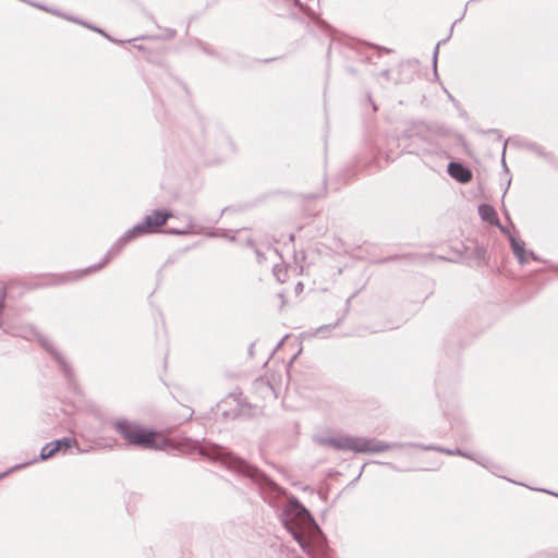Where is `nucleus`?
<instances>
[{
    "label": "nucleus",
    "instance_id": "nucleus-1",
    "mask_svg": "<svg viewBox=\"0 0 558 558\" xmlns=\"http://www.w3.org/2000/svg\"><path fill=\"white\" fill-rule=\"evenodd\" d=\"M280 522L310 558H332L328 541L311 512L292 497L282 509Z\"/></svg>",
    "mask_w": 558,
    "mask_h": 558
},
{
    "label": "nucleus",
    "instance_id": "nucleus-2",
    "mask_svg": "<svg viewBox=\"0 0 558 558\" xmlns=\"http://www.w3.org/2000/svg\"><path fill=\"white\" fill-rule=\"evenodd\" d=\"M183 446L189 451H198L202 457L207 458L213 462H218L227 470L250 478L258 486L265 500L278 498L282 494L281 487L265 473L235 456L226 447L210 442L202 445L198 440L191 439H187Z\"/></svg>",
    "mask_w": 558,
    "mask_h": 558
},
{
    "label": "nucleus",
    "instance_id": "nucleus-3",
    "mask_svg": "<svg viewBox=\"0 0 558 558\" xmlns=\"http://www.w3.org/2000/svg\"><path fill=\"white\" fill-rule=\"evenodd\" d=\"M0 328L4 333L13 337H21L26 340L36 339L40 347L56 361L66 381L69 384L74 381L75 374L71 363L49 339L38 332L33 326L14 324L5 316L2 319L0 318Z\"/></svg>",
    "mask_w": 558,
    "mask_h": 558
},
{
    "label": "nucleus",
    "instance_id": "nucleus-4",
    "mask_svg": "<svg viewBox=\"0 0 558 558\" xmlns=\"http://www.w3.org/2000/svg\"><path fill=\"white\" fill-rule=\"evenodd\" d=\"M316 442L327 448H332L339 451H352L355 453H379L388 451L393 447L402 446L401 444H389L376 438L348 435L317 437Z\"/></svg>",
    "mask_w": 558,
    "mask_h": 558
},
{
    "label": "nucleus",
    "instance_id": "nucleus-5",
    "mask_svg": "<svg viewBox=\"0 0 558 558\" xmlns=\"http://www.w3.org/2000/svg\"><path fill=\"white\" fill-rule=\"evenodd\" d=\"M112 427L130 447L141 449H159L157 444V433L153 429L143 427L135 421L128 418H117Z\"/></svg>",
    "mask_w": 558,
    "mask_h": 558
},
{
    "label": "nucleus",
    "instance_id": "nucleus-6",
    "mask_svg": "<svg viewBox=\"0 0 558 558\" xmlns=\"http://www.w3.org/2000/svg\"><path fill=\"white\" fill-rule=\"evenodd\" d=\"M409 137L413 144L417 145L416 150H410V153H416L417 155H441L444 153L442 147L437 142L436 132L425 123H417L410 131Z\"/></svg>",
    "mask_w": 558,
    "mask_h": 558
},
{
    "label": "nucleus",
    "instance_id": "nucleus-7",
    "mask_svg": "<svg viewBox=\"0 0 558 558\" xmlns=\"http://www.w3.org/2000/svg\"><path fill=\"white\" fill-rule=\"evenodd\" d=\"M132 239L124 232L108 250L104 259L96 265H92L85 269L74 271L73 274L59 276L56 280H53L52 284L65 283L69 281H76L82 279L83 277L100 270L105 265H107L113 257L120 254V252L124 248V246L130 243Z\"/></svg>",
    "mask_w": 558,
    "mask_h": 558
},
{
    "label": "nucleus",
    "instance_id": "nucleus-8",
    "mask_svg": "<svg viewBox=\"0 0 558 558\" xmlns=\"http://www.w3.org/2000/svg\"><path fill=\"white\" fill-rule=\"evenodd\" d=\"M172 217V213L169 210L155 209L150 215H147L142 222L146 229L150 230V233L158 232L159 228L163 227L168 219Z\"/></svg>",
    "mask_w": 558,
    "mask_h": 558
},
{
    "label": "nucleus",
    "instance_id": "nucleus-9",
    "mask_svg": "<svg viewBox=\"0 0 558 558\" xmlns=\"http://www.w3.org/2000/svg\"><path fill=\"white\" fill-rule=\"evenodd\" d=\"M447 170L449 175L460 183H469L472 180V171L461 162L450 161Z\"/></svg>",
    "mask_w": 558,
    "mask_h": 558
},
{
    "label": "nucleus",
    "instance_id": "nucleus-10",
    "mask_svg": "<svg viewBox=\"0 0 558 558\" xmlns=\"http://www.w3.org/2000/svg\"><path fill=\"white\" fill-rule=\"evenodd\" d=\"M252 388L255 393L259 395L262 398H276L275 388L270 384V381L265 377L256 378L252 383Z\"/></svg>",
    "mask_w": 558,
    "mask_h": 558
},
{
    "label": "nucleus",
    "instance_id": "nucleus-11",
    "mask_svg": "<svg viewBox=\"0 0 558 558\" xmlns=\"http://www.w3.org/2000/svg\"><path fill=\"white\" fill-rule=\"evenodd\" d=\"M52 444L58 453H66L72 448H76V452H82V450L78 447V442L74 437H63L60 439H56L52 440Z\"/></svg>",
    "mask_w": 558,
    "mask_h": 558
},
{
    "label": "nucleus",
    "instance_id": "nucleus-12",
    "mask_svg": "<svg viewBox=\"0 0 558 558\" xmlns=\"http://www.w3.org/2000/svg\"><path fill=\"white\" fill-rule=\"evenodd\" d=\"M478 214L484 221L494 226H499V218L495 208L489 204H481L478 206Z\"/></svg>",
    "mask_w": 558,
    "mask_h": 558
},
{
    "label": "nucleus",
    "instance_id": "nucleus-13",
    "mask_svg": "<svg viewBox=\"0 0 558 558\" xmlns=\"http://www.w3.org/2000/svg\"><path fill=\"white\" fill-rule=\"evenodd\" d=\"M57 450L52 444V441L46 444L41 450H40V453H39V458L38 459H35L33 460L32 462H28V463H23V464H20V465H15L13 466L9 472L13 471V470H19L25 465H28L29 463H33V462H37V461H44V460H47V459H50L52 458L54 454H57Z\"/></svg>",
    "mask_w": 558,
    "mask_h": 558
},
{
    "label": "nucleus",
    "instance_id": "nucleus-14",
    "mask_svg": "<svg viewBox=\"0 0 558 558\" xmlns=\"http://www.w3.org/2000/svg\"><path fill=\"white\" fill-rule=\"evenodd\" d=\"M125 232L132 239V241L134 239H136V238L143 236V235H147V234H151L150 230L146 229V227L144 226V223L142 221L136 223L133 228L129 229Z\"/></svg>",
    "mask_w": 558,
    "mask_h": 558
},
{
    "label": "nucleus",
    "instance_id": "nucleus-15",
    "mask_svg": "<svg viewBox=\"0 0 558 558\" xmlns=\"http://www.w3.org/2000/svg\"><path fill=\"white\" fill-rule=\"evenodd\" d=\"M461 19H462V17H460V19H459V21H460ZM457 22H458V20H457L454 23H452V25H451V27H450V31H449V35H448V37H447V38H445V39H442V40H440V41H438V43L436 44L435 48H434V51H433V68H434V73H435V75H437V58H438L439 47H440V45L446 44V43L449 40V38L451 37V34H452V32H453V27H454V25H456V23H457Z\"/></svg>",
    "mask_w": 558,
    "mask_h": 558
},
{
    "label": "nucleus",
    "instance_id": "nucleus-16",
    "mask_svg": "<svg viewBox=\"0 0 558 558\" xmlns=\"http://www.w3.org/2000/svg\"><path fill=\"white\" fill-rule=\"evenodd\" d=\"M509 242L512 248L514 256H519L522 253L526 252L524 248V243L517 240L513 234H509Z\"/></svg>",
    "mask_w": 558,
    "mask_h": 558
},
{
    "label": "nucleus",
    "instance_id": "nucleus-17",
    "mask_svg": "<svg viewBox=\"0 0 558 558\" xmlns=\"http://www.w3.org/2000/svg\"><path fill=\"white\" fill-rule=\"evenodd\" d=\"M445 453H447L449 456H461V457L468 458L470 460H475V453H471V452L464 451L459 448L458 449H446L445 448Z\"/></svg>",
    "mask_w": 558,
    "mask_h": 558
},
{
    "label": "nucleus",
    "instance_id": "nucleus-18",
    "mask_svg": "<svg viewBox=\"0 0 558 558\" xmlns=\"http://www.w3.org/2000/svg\"><path fill=\"white\" fill-rule=\"evenodd\" d=\"M244 242L247 246H251L254 248V252H255V255H256V259L258 263H263L265 260V255L264 253L257 248L253 242V240L251 238H245L244 239Z\"/></svg>",
    "mask_w": 558,
    "mask_h": 558
},
{
    "label": "nucleus",
    "instance_id": "nucleus-19",
    "mask_svg": "<svg viewBox=\"0 0 558 558\" xmlns=\"http://www.w3.org/2000/svg\"><path fill=\"white\" fill-rule=\"evenodd\" d=\"M527 147L530 150H532L533 153H535L538 156H542L545 158L549 157V154L545 153L543 147L537 144L531 143L527 145Z\"/></svg>",
    "mask_w": 558,
    "mask_h": 558
},
{
    "label": "nucleus",
    "instance_id": "nucleus-20",
    "mask_svg": "<svg viewBox=\"0 0 558 558\" xmlns=\"http://www.w3.org/2000/svg\"><path fill=\"white\" fill-rule=\"evenodd\" d=\"M293 4L302 10L308 17L314 19V12L308 7L303 4L300 0H292Z\"/></svg>",
    "mask_w": 558,
    "mask_h": 558
},
{
    "label": "nucleus",
    "instance_id": "nucleus-21",
    "mask_svg": "<svg viewBox=\"0 0 558 558\" xmlns=\"http://www.w3.org/2000/svg\"><path fill=\"white\" fill-rule=\"evenodd\" d=\"M477 464L484 466L485 469H489L490 468V464L492 462L489 461V459H487L486 457H483V456H480V454H476L475 453V460H474Z\"/></svg>",
    "mask_w": 558,
    "mask_h": 558
},
{
    "label": "nucleus",
    "instance_id": "nucleus-22",
    "mask_svg": "<svg viewBox=\"0 0 558 558\" xmlns=\"http://www.w3.org/2000/svg\"><path fill=\"white\" fill-rule=\"evenodd\" d=\"M477 464L484 466L485 469H489L490 468V464L492 462L489 461V459H487L486 457H483V456H480V454H476L475 453V460H474Z\"/></svg>",
    "mask_w": 558,
    "mask_h": 558
},
{
    "label": "nucleus",
    "instance_id": "nucleus-23",
    "mask_svg": "<svg viewBox=\"0 0 558 558\" xmlns=\"http://www.w3.org/2000/svg\"><path fill=\"white\" fill-rule=\"evenodd\" d=\"M274 275L280 282H284L286 280V272L282 270V268L279 265L274 266Z\"/></svg>",
    "mask_w": 558,
    "mask_h": 558
},
{
    "label": "nucleus",
    "instance_id": "nucleus-24",
    "mask_svg": "<svg viewBox=\"0 0 558 558\" xmlns=\"http://www.w3.org/2000/svg\"><path fill=\"white\" fill-rule=\"evenodd\" d=\"M340 320H341V319H339V320H338L337 323H335V324H328V325H323V326L318 327V328L316 329L315 333H316V335H319V333H322L323 331H329V330H331V329L336 328V327L339 325Z\"/></svg>",
    "mask_w": 558,
    "mask_h": 558
},
{
    "label": "nucleus",
    "instance_id": "nucleus-25",
    "mask_svg": "<svg viewBox=\"0 0 558 558\" xmlns=\"http://www.w3.org/2000/svg\"><path fill=\"white\" fill-rule=\"evenodd\" d=\"M66 19H68V20H70V21H73V22H75V23L82 24V25H84V26H86V27H88V28H92L93 31H96V32H98V33H100V34L105 35L106 37H108V36L104 33V31H101L100 28L94 27V26H89L86 22H83V21H81V20H78V19H76V17H68V16H66Z\"/></svg>",
    "mask_w": 558,
    "mask_h": 558
},
{
    "label": "nucleus",
    "instance_id": "nucleus-26",
    "mask_svg": "<svg viewBox=\"0 0 558 558\" xmlns=\"http://www.w3.org/2000/svg\"><path fill=\"white\" fill-rule=\"evenodd\" d=\"M201 49L209 54V56H213V57H218L217 52H215L214 50L209 49L208 47H206L204 44H201Z\"/></svg>",
    "mask_w": 558,
    "mask_h": 558
},
{
    "label": "nucleus",
    "instance_id": "nucleus-27",
    "mask_svg": "<svg viewBox=\"0 0 558 558\" xmlns=\"http://www.w3.org/2000/svg\"><path fill=\"white\" fill-rule=\"evenodd\" d=\"M423 448H424L425 450H435V451L445 452V448L439 447V446L430 445V446H425V447H423Z\"/></svg>",
    "mask_w": 558,
    "mask_h": 558
},
{
    "label": "nucleus",
    "instance_id": "nucleus-28",
    "mask_svg": "<svg viewBox=\"0 0 558 558\" xmlns=\"http://www.w3.org/2000/svg\"><path fill=\"white\" fill-rule=\"evenodd\" d=\"M526 254H527V252H524L521 255L515 256L519 264L524 265L526 263Z\"/></svg>",
    "mask_w": 558,
    "mask_h": 558
},
{
    "label": "nucleus",
    "instance_id": "nucleus-29",
    "mask_svg": "<svg viewBox=\"0 0 558 558\" xmlns=\"http://www.w3.org/2000/svg\"><path fill=\"white\" fill-rule=\"evenodd\" d=\"M167 233H170V234H185L187 233V231H181V230H178V229H170L167 231Z\"/></svg>",
    "mask_w": 558,
    "mask_h": 558
},
{
    "label": "nucleus",
    "instance_id": "nucleus-30",
    "mask_svg": "<svg viewBox=\"0 0 558 558\" xmlns=\"http://www.w3.org/2000/svg\"><path fill=\"white\" fill-rule=\"evenodd\" d=\"M533 260L542 262V259L532 251L527 253ZM545 263V260H543Z\"/></svg>",
    "mask_w": 558,
    "mask_h": 558
},
{
    "label": "nucleus",
    "instance_id": "nucleus-31",
    "mask_svg": "<svg viewBox=\"0 0 558 558\" xmlns=\"http://www.w3.org/2000/svg\"><path fill=\"white\" fill-rule=\"evenodd\" d=\"M497 227L499 228V230H500L504 234H506V235L509 238V234H511V233L508 231V229H507L506 227L501 226L500 223H499V226H497Z\"/></svg>",
    "mask_w": 558,
    "mask_h": 558
},
{
    "label": "nucleus",
    "instance_id": "nucleus-32",
    "mask_svg": "<svg viewBox=\"0 0 558 558\" xmlns=\"http://www.w3.org/2000/svg\"><path fill=\"white\" fill-rule=\"evenodd\" d=\"M354 295H351L350 298L347 299V302H345V311L348 312L349 311V307H350V303H351V300L353 299Z\"/></svg>",
    "mask_w": 558,
    "mask_h": 558
},
{
    "label": "nucleus",
    "instance_id": "nucleus-33",
    "mask_svg": "<svg viewBox=\"0 0 558 558\" xmlns=\"http://www.w3.org/2000/svg\"><path fill=\"white\" fill-rule=\"evenodd\" d=\"M380 75L388 78L389 77V70H383Z\"/></svg>",
    "mask_w": 558,
    "mask_h": 558
},
{
    "label": "nucleus",
    "instance_id": "nucleus-34",
    "mask_svg": "<svg viewBox=\"0 0 558 558\" xmlns=\"http://www.w3.org/2000/svg\"><path fill=\"white\" fill-rule=\"evenodd\" d=\"M268 250H269V251H274V253H275L276 255H278L279 257H281V255H280V253H279V251H278L277 248H272V247H270V246H269V247H268Z\"/></svg>",
    "mask_w": 558,
    "mask_h": 558
},
{
    "label": "nucleus",
    "instance_id": "nucleus-35",
    "mask_svg": "<svg viewBox=\"0 0 558 558\" xmlns=\"http://www.w3.org/2000/svg\"><path fill=\"white\" fill-rule=\"evenodd\" d=\"M374 47H375L376 49H379V50H385L386 52H390V51H391L390 49L383 48V47H379V46H375V45H374Z\"/></svg>",
    "mask_w": 558,
    "mask_h": 558
},
{
    "label": "nucleus",
    "instance_id": "nucleus-36",
    "mask_svg": "<svg viewBox=\"0 0 558 558\" xmlns=\"http://www.w3.org/2000/svg\"><path fill=\"white\" fill-rule=\"evenodd\" d=\"M368 101L372 104L373 109H374V111H375L377 108H376V105L373 102V100H372V98H371V97H368Z\"/></svg>",
    "mask_w": 558,
    "mask_h": 558
},
{
    "label": "nucleus",
    "instance_id": "nucleus-37",
    "mask_svg": "<svg viewBox=\"0 0 558 558\" xmlns=\"http://www.w3.org/2000/svg\"><path fill=\"white\" fill-rule=\"evenodd\" d=\"M541 490H542V492H545V493H547V494H551V495L558 496V494H555V493H553V492H550V490H546V489H541Z\"/></svg>",
    "mask_w": 558,
    "mask_h": 558
},
{
    "label": "nucleus",
    "instance_id": "nucleus-38",
    "mask_svg": "<svg viewBox=\"0 0 558 558\" xmlns=\"http://www.w3.org/2000/svg\"><path fill=\"white\" fill-rule=\"evenodd\" d=\"M289 241H290V242H293V241H294V234H293V233H291V234L289 235Z\"/></svg>",
    "mask_w": 558,
    "mask_h": 558
},
{
    "label": "nucleus",
    "instance_id": "nucleus-39",
    "mask_svg": "<svg viewBox=\"0 0 558 558\" xmlns=\"http://www.w3.org/2000/svg\"><path fill=\"white\" fill-rule=\"evenodd\" d=\"M506 147H507V141L504 143L502 154H505Z\"/></svg>",
    "mask_w": 558,
    "mask_h": 558
},
{
    "label": "nucleus",
    "instance_id": "nucleus-40",
    "mask_svg": "<svg viewBox=\"0 0 558 558\" xmlns=\"http://www.w3.org/2000/svg\"><path fill=\"white\" fill-rule=\"evenodd\" d=\"M36 7L43 9V10H47L44 5H40V4H37Z\"/></svg>",
    "mask_w": 558,
    "mask_h": 558
},
{
    "label": "nucleus",
    "instance_id": "nucleus-41",
    "mask_svg": "<svg viewBox=\"0 0 558 558\" xmlns=\"http://www.w3.org/2000/svg\"><path fill=\"white\" fill-rule=\"evenodd\" d=\"M502 166L507 169L506 167V161H505V158L502 157Z\"/></svg>",
    "mask_w": 558,
    "mask_h": 558
},
{
    "label": "nucleus",
    "instance_id": "nucleus-42",
    "mask_svg": "<svg viewBox=\"0 0 558 558\" xmlns=\"http://www.w3.org/2000/svg\"><path fill=\"white\" fill-rule=\"evenodd\" d=\"M236 238L234 235L230 236V241H235Z\"/></svg>",
    "mask_w": 558,
    "mask_h": 558
},
{
    "label": "nucleus",
    "instance_id": "nucleus-43",
    "mask_svg": "<svg viewBox=\"0 0 558 558\" xmlns=\"http://www.w3.org/2000/svg\"><path fill=\"white\" fill-rule=\"evenodd\" d=\"M189 412H190V413H189V417H191V416H192L193 411H191V410L189 409Z\"/></svg>",
    "mask_w": 558,
    "mask_h": 558
},
{
    "label": "nucleus",
    "instance_id": "nucleus-44",
    "mask_svg": "<svg viewBox=\"0 0 558 558\" xmlns=\"http://www.w3.org/2000/svg\"><path fill=\"white\" fill-rule=\"evenodd\" d=\"M5 475H7V473H1V474H0V478H2V477H3V476H5Z\"/></svg>",
    "mask_w": 558,
    "mask_h": 558
}]
</instances>
